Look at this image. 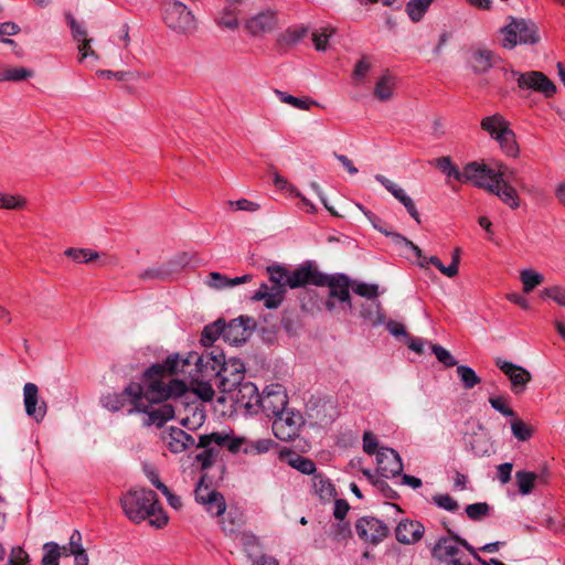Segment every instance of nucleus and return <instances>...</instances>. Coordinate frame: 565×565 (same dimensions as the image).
Masks as SVG:
<instances>
[{
	"label": "nucleus",
	"mask_w": 565,
	"mask_h": 565,
	"mask_svg": "<svg viewBox=\"0 0 565 565\" xmlns=\"http://www.w3.org/2000/svg\"><path fill=\"white\" fill-rule=\"evenodd\" d=\"M140 394L141 390L137 382H130L120 393L113 392L103 395L100 403L103 407L110 412L121 411L129 405L127 408L128 415L142 414V412H148V409L140 404Z\"/></svg>",
	"instance_id": "6"
},
{
	"label": "nucleus",
	"mask_w": 565,
	"mask_h": 565,
	"mask_svg": "<svg viewBox=\"0 0 565 565\" xmlns=\"http://www.w3.org/2000/svg\"><path fill=\"white\" fill-rule=\"evenodd\" d=\"M245 376V365L238 359H231L223 362L215 373V385L224 393L237 390Z\"/></svg>",
	"instance_id": "9"
},
{
	"label": "nucleus",
	"mask_w": 565,
	"mask_h": 565,
	"mask_svg": "<svg viewBox=\"0 0 565 565\" xmlns=\"http://www.w3.org/2000/svg\"><path fill=\"white\" fill-rule=\"evenodd\" d=\"M433 353L436 355L437 360L443 363L447 367H451L457 365V360L452 356V354L446 350L444 347L439 344L430 345Z\"/></svg>",
	"instance_id": "56"
},
{
	"label": "nucleus",
	"mask_w": 565,
	"mask_h": 565,
	"mask_svg": "<svg viewBox=\"0 0 565 565\" xmlns=\"http://www.w3.org/2000/svg\"><path fill=\"white\" fill-rule=\"evenodd\" d=\"M230 440L231 435L221 431L199 437L196 447L203 450L195 456V461L200 463L202 470H207L215 463L220 456V447L227 448Z\"/></svg>",
	"instance_id": "7"
},
{
	"label": "nucleus",
	"mask_w": 565,
	"mask_h": 565,
	"mask_svg": "<svg viewBox=\"0 0 565 565\" xmlns=\"http://www.w3.org/2000/svg\"><path fill=\"white\" fill-rule=\"evenodd\" d=\"M260 396L258 388L250 382L243 383L236 393V403L244 407L250 414H257L259 412Z\"/></svg>",
	"instance_id": "25"
},
{
	"label": "nucleus",
	"mask_w": 565,
	"mask_h": 565,
	"mask_svg": "<svg viewBox=\"0 0 565 565\" xmlns=\"http://www.w3.org/2000/svg\"><path fill=\"white\" fill-rule=\"evenodd\" d=\"M433 502L444 510L454 512L458 509V502L449 494H437L433 497Z\"/></svg>",
	"instance_id": "60"
},
{
	"label": "nucleus",
	"mask_w": 565,
	"mask_h": 565,
	"mask_svg": "<svg viewBox=\"0 0 565 565\" xmlns=\"http://www.w3.org/2000/svg\"><path fill=\"white\" fill-rule=\"evenodd\" d=\"M460 182H472L477 186L488 190V186L492 182V170L486 164H479L477 162L468 163L461 172Z\"/></svg>",
	"instance_id": "22"
},
{
	"label": "nucleus",
	"mask_w": 565,
	"mask_h": 565,
	"mask_svg": "<svg viewBox=\"0 0 565 565\" xmlns=\"http://www.w3.org/2000/svg\"><path fill=\"white\" fill-rule=\"evenodd\" d=\"M224 327H225V322L223 319H218V320L214 321L213 323L205 326L202 331V337H201L202 345H204L205 348H211V349L214 348L213 343L220 337H222L224 339Z\"/></svg>",
	"instance_id": "32"
},
{
	"label": "nucleus",
	"mask_w": 565,
	"mask_h": 565,
	"mask_svg": "<svg viewBox=\"0 0 565 565\" xmlns=\"http://www.w3.org/2000/svg\"><path fill=\"white\" fill-rule=\"evenodd\" d=\"M64 556H74L75 565H88V555L82 546V535L75 530L71 535V550L66 552V546H62Z\"/></svg>",
	"instance_id": "30"
},
{
	"label": "nucleus",
	"mask_w": 565,
	"mask_h": 565,
	"mask_svg": "<svg viewBox=\"0 0 565 565\" xmlns=\"http://www.w3.org/2000/svg\"><path fill=\"white\" fill-rule=\"evenodd\" d=\"M327 281L326 286L329 287V297L337 298L343 305V308L352 310L349 278L345 275H327Z\"/></svg>",
	"instance_id": "20"
},
{
	"label": "nucleus",
	"mask_w": 565,
	"mask_h": 565,
	"mask_svg": "<svg viewBox=\"0 0 565 565\" xmlns=\"http://www.w3.org/2000/svg\"><path fill=\"white\" fill-rule=\"evenodd\" d=\"M289 465L305 475H312L316 471L315 462L306 457L300 455H296L294 458L289 460Z\"/></svg>",
	"instance_id": "53"
},
{
	"label": "nucleus",
	"mask_w": 565,
	"mask_h": 565,
	"mask_svg": "<svg viewBox=\"0 0 565 565\" xmlns=\"http://www.w3.org/2000/svg\"><path fill=\"white\" fill-rule=\"evenodd\" d=\"M237 8L226 6L223 11V14L217 19V24L223 28H227L234 30L238 26L237 20Z\"/></svg>",
	"instance_id": "50"
},
{
	"label": "nucleus",
	"mask_w": 565,
	"mask_h": 565,
	"mask_svg": "<svg viewBox=\"0 0 565 565\" xmlns=\"http://www.w3.org/2000/svg\"><path fill=\"white\" fill-rule=\"evenodd\" d=\"M65 256L72 258L73 260L77 263H90L92 260H95L99 257V254L95 250L88 249V248H67L64 252Z\"/></svg>",
	"instance_id": "41"
},
{
	"label": "nucleus",
	"mask_w": 565,
	"mask_h": 565,
	"mask_svg": "<svg viewBox=\"0 0 565 565\" xmlns=\"http://www.w3.org/2000/svg\"><path fill=\"white\" fill-rule=\"evenodd\" d=\"M224 353L218 348H212L203 353L190 352L186 358L181 359L180 373H189L192 377L207 379L215 377L217 369L223 362Z\"/></svg>",
	"instance_id": "3"
},
{
	"label": "nucleus",
	"mask_w": 565,
	"mask_h": 565,
	"mask_svg": "<svg viewBox=\"0 0 565 565\" xmlns=\"http://www.w3.org/2000/svg\"><path fill=\"white\" fill-rule=\"evenodd\" d=\"M495 365L509 377L511 390L514 394H521L525 391L527 383L532 379L527 370L501 358L495 359Z\"/></svg>",
	"instance_id": "16"
},
{
	"label": "nucleus",
	"mask_w": 565,
	"mask_h": 565,
	"mask_svg": "<svg viewBox=\"0 0 565 565\" xmlns=\"http://www.w3.org/2000/svg\"><path fill=\"white\" fill-rule=\"evenodd\" d=\"M520 279L523 284V291L529 294L544 281V276L535 270L524 269L520 274Z\"/></svg>",
	"instance_id": "40"
},
{
	"label": "nucleus",
	"mask_w": 565,
	"mask_h": 565,
	"mask_svg": "<svg viewBox=\"0 0 565 565\" xmlns=\"http://www.w3.org/2000/svg\"><path fill=\"white\" fill-rule=\"evenodd\" d=\"M312 481L315 490L321 499H331L337 494L334 486L322 475H315Z\"/></svg>",
	"instance_id": "38"
},
{
	"label": "nucleus",
	"mask_w": 565,
	"mask_h": 565,
	"mask_svg": "<svg viewBox=\"0 0 565 565\" xmlns=\"http://www.w3.org/2000/svg\"><path fill=\"white\" fill-rule=\"evenodd\" d=\"M218 491L210 488L206 483H205V477H201V479L199 480L196 487H195V490H194V497H195V501L200 504L202 503H205L207 500H211V498L213 497V494H216Z\"/></svg>",
	"instance_id": "54"
},
{
	"label": "nucleus",
	"mask_w": 565,
	"mask_h": 565,
	"mask_svg": "<svg viewBox=\"0 0 565 565\" xmlns=\"http://www.w3.org/2000/svg\"><path fill=\"white\" fill-rule=\"evenodd\" d=\"M395 77L391 74L386 73L383 76H381L374 88V95L375 97L381 102L390 100L393 97V92L395 88Z\"/></svg>",
	"instance_id": "33"
},
{
	"label": "nucleus",
	"mask_w": 565,
	"mask_h": 565,
	"mask_svg": "<svg viewBox=\"0 0 565 565\" xmlns=\"http://www.w3.org/2000/svg\"><path fill=\"white\" fill-rule=\"evenodd\" d=\"M29 563L30 556L22 547H12L7 565H29Z\"/></svg>",
	"instance_id": "59"
},
{
	"label": "nucleus",
	"mask_w": 565,
	"mask_h": 565,
	"mask_svg": "<svg viewBox=\"0 0 565 565\" xmlns=\"http://www.w3.org/2000/svg\"><path fill=\"white\" fill-rule=\"evenodd\" d=\"M488 191L497 195L510 209L515 210L520 206V198L516 190L509 182H491Z\"/></svg>",
	"instance_id": "27"
},
{
	"label": "nucleus",
	"mask_w": 565,
	"mask_h": 565,
	"mask_svg": "<svg viewBox=\"0 0 565 565\" xmlns=\"http://www.w3.org/2000/svg\"><path fill=\"white\" fill-rule=\"evenodd\" d=\"M288 397L281 385H273L264 390L260 396L259 412L267 417H275L287 408Z\"/></svg>",
	"instance_id": "15"
},
{
	"label": "nucleus",
	"mask_w": 565,
	"mask_h": 565,
	"mask_svg": "<svg viewBox=\"0 0 565 565\" xmlns=\"http://www.w3.org/2000/svg\"><path fill=\"white\" fill-rule=\"evenodd\" d=\"M480 127L497 142L501 139L500 135L511 129L510 122L501 114H493L482 118Z\"/></svg>",
	"instance_id": "28"
},
{
	"label": "nucleus",
	"mask_w": 565,
	"mask_h": 565,
	"mask_svg": "<svg viewBox=\"0 0 565 565\" xmlns=\"http://www.w3.org/2000/svg\"><path fill=\"white\" fill-rule=\"evenodd\" d=\"M180 363L179 354L168 356L162 363L149 366L142 373L140 382H137L141 390L140 404L148 409L142 412L143 426L162 427L173 418V405L164 402L180 397L188 391L183 381L173 377V374L180 373Z\"/></svg>",
	"instance_id": "1"
},
{
	"label": "nucleus",
	"mask_w": 565,
	"mask_h": 565,
	"mask_svg": "<svg viewBox=\"0 0 565 565\" xmlns=\"http://www.w3.org/2000/svg\"><path fill=\"white\" fill-rule=\"evenodd\" d=\"M416 255L418 256V258L420 259L419 264L422 266H425L427 264H431L434 265L441 274H444L445 276L449 277V278H452L455 277V266H445L440 259L437 257V256H430V257H426V256H422L418 255L416 253Z\"/></svg>",
	"instance_id": "52"
},
{
	"label": "nucleus",
	"mask_w": 565,
	"mask_h": 565,
	"mask_svg": "<svg viewBox=\"0 0 565 565\" xmlns=\"http://www.w3.org/2000/svg\"><path fill=\"white\" fill-rule=\"evenodd\" d=\"M501 139L498 140L501 151L510 158H518L520 154V146L516 141L515 132L510 129L503 135H500Z\"/></svg>",
	"instance_id": "34"
},
{
	"label": "nucleus",
	"mask_w": 565,
	"mask_h": 565,
	"mask_svg": "<svg viewBox=\"0 0 565 565\" xmlns=\"http://www.w3.org/2000/svg\"><path fill=\"white\" fill-rule=\"evenodd\" d=\"M539 479V476L534 472H529L524 470L516 471L515 480L519 488V492L522 495H527L532 492L534 488V482Z\"/></svg>",
	"instance_id": "36"
},
{
	"label": "nucleus",
	"mask_w": 565,
	"mask_h": 565,
	"mask_svg": "<svg viewBox=\"0 0 565 565\" xmlns=\"http://www.w3.org/2000/svg\"><path fill=\"white\" fill-rule=\"evenodd\" d=\"M71 30L73 36L76 41L81 42L78 45V51L81 53V61L87 57L88 55L96 56L95 51L90 49V40L86 39L87 32L86 30L76 22L75 19L71 18L70 20Z\"/></svg>",
	"instance_id": "31"
},
{
	"label": "nucleus",
	"mask_w": 565,
	"mask_h": 565,
	"mask_svg": "<svg viewBox=\"0 0 565 565\" xmlns=\"http://www.w3.org/2000/svg\"><path fill=\"white\" fill-rule=\"evenodd\" d=\"M358 536L370 544L376 545L390 534L388 526L381 520L373 516H363L355 522Z\"/></svg>",
	"instance_id": "13"
},
{
	"label": "nucleus",
	"mask_w": 565,
	"mask_h": 565,
	"mask_svg": "<svg viewBox=\"0 0 565 565\" xmlns=\"http://www.w3.org/2000/svg\"><path fill=\"white\" fill-rule=\"evenodd\" d=\"M303 424L305 419L299 411L285 408L274 417L271 428L278 439L289 441L299 435Z\"/></svg>",
	"instance_id": "10"
},
{
	"label": "nucleus",
	"mask_w": 565,
	"mask_h": 565,
	"mask_svg": "<svg viewBox=\"0 0 565 565\" xmlns=\"http://www.w3.org/2000/svg\"><path fill=\"white\" fill-rule=\"evenodd\" d=\"M275 443L270 438H262L257 440H250L244 436L231 435V440L227 445V450L231 454H237L242 451L248 456H256L268 452L273 449Z\"/></svg>",
	"instance_id": "14"
},
{
	"label": "nucleus",
	"mask_w": 565,
	"mask_h": 565,
	"mask_svg": "<svg viewBox=\"0 0 565 565\" xmlns=\"http://www.w3.org/2000/svg\"><path fill=\"white\" fill-rule=\"evenodd\" d=\"M352 535L349 522L339 521L331 525L330 536L339 543L348 541Z\"/></svg>",
	"instance_id": "47"
},
{
	"label": "nucleus",
	"mask_w": 565,
	"mask_h": 565,
	"mask_svg": "<svg viewBox=\"0 0 565 565\" xmlns=\"http://www.w3.org/2000/svg\"><path fill=\"white\" fill-rule=\"evenodd\" d=\"M334 29L331 26H321L316 29L312 34V42L317 51H326L328 46V40L334 33Z\"/></svg>",
	"instance_id": "44"
},
{
	"label": "nucleus",
	"mask_w": 565,
	"mask_h": 565,
	"mask_svg": "<svg viewBox=\"0 0 565 565\" xmlns=\"http://www.w3.org/2000/svg\"><path fill=\"white\" fill-rule=\"evenodd\" d=\"M326 282H328L327 274L318 270L312 262H306L292 271H289V279L287 280L290 289L301 288L307 285L323 287Z\"/></svg>",
	"instance_id": "11"
},
{
	"label": "nucleus",
	"mask_w": 565,
	"mask_h": 565,
	"mask_svg": "<svg viewBox=\"0 0 565 565\" xmlns=\"http://www.w3.org/2000/svg\"><path fill=\"white\" fill-rule=\"evenodd\" d=\"M500 57L491 50L479 47L472 51L469 63L475 74L480 75L487 73L490 68L497 66Z\"/></svg>",
	"instance_id": "24"
},
{
	"label": "nucleus",
	"mask_w": 565,
	"mask_h": 565,
	"mask_svg": "<svg viewBox=\"0 0 565 565\" xmlns=\"http://www.w3.org/2000/svg\"><path fill=\"white\" fill-rule=\"evenodd\" d=\"M435 166L447 177H452L454 179L461 181V172L451 162L450 157H440L436 159Z\"/></svg>",
	"instance_id": "49"
},
{
	"label": "nucleus",
	"mask_w": 565,
	"mask_h": 565,
	"mask_svg": "<svg viewBox=\"0 0 565 565\" xmlns=\"http://www.w3.org/2000/svg\"><path fill=\"white\" fill-rule=\"evenodd\" d=\"M32 76V71L24 67L3 68L0 71V81L20 82Z\"/></svg>",
	"instance_id": "48"
},
{
	"label": "nucleus",
	"mask_w": 565,
	"mask_h": 565,
	"mask_svg": "<svg viewBox=\"0 0 565 565\" xmlns=\"http://www.w3.org/2000/svg\"><path fill=\"white\" fill-rule=\"evenodd\" d=\"M433 0H411L406 4V12L409 19L413 22H419L428 8L430 7Z\"/></svg>",
	"instance_id": "35"
},
{
	"label": "nucleus",
	"mask_w": 565,
	"mask_h": 565,
	"mask_svg": "<svg viewBox=\"0 0 565 565\" xmlns=\"http://www.w3.org/2000/svg\"><path fill=\"white\" fill-rule=\"evenodd\" d=\"M253 319L243 316L231 320L224 327V341L238 345L244 343L252 334Z\"/></svg>",
	"instance_id": "18"
},
{
	"label": "nucleus",
	"mask_w": 565,
	"mask_h": 565,
	"mask_svg": "<svg viewBox=\"0 0 565 565\" xmlns=\"http://www.w3.org/2000/svg\"><path fill=\"white\" fill-rule=\"evenodd\" d=\"M509 23L501 28L502 46L512 50L518 44H536L540 41L536 25L525 19L508 18Z\"/></svg>",
	"instance_id": "4"
},
{
	"label": "nucleus",
	"mask_w": 565,
	"mask_h": 565,
	"mask_svg": "<svg viewBox=\"0 0 565 565\" xmlns=\"http://www.w3.org/2000/svg\"><path fill=\"white\" fill-rule=\"evenodd\" d=\"M23 403L25 413L36 423L44 419L46 415V403H39V388L34 383H26L23 387Z\"/></svg>",
	"instance_id": "19"
},
{
	"label": "nucleus",
	"mask_w": 565,
	"mask_h": 565,
	"mask_svg": "<svg viewBox=\"0 0 565 565\" xmlns=\"http://www.w3.org/2000/svg\"><path fill=\"white\" fill-rule=\"evenodd\" d=\"M275 93L279 97L280 102L289 104L298 109H309L310 105L312 104L311 100L300 99L278 89H276Z\"/></svg>",
	"instance_id": "57"
},
{
	"label": "nucleus",
	"mask_w": 565,
	"mask_h": 565,
	"mask_svg": "<svg viewBox=\"0 0 565 565\" xmlns=\"http://www.w3.org/2000/svg\"><path fill=\"white\" fill-rule=\"evenodd\" d=\"M352 290L356 295L367 299H375L379 295V286L375 284L354 282L352 285Z\"/></svg>",
	"instance_id": "55"
},
{
	"label": "nucleus",
	"mask_w": 565,
	"mask_h": 565,
	"mask_svg": "<svg viewBox=\"0 0 565 565\" xmlns=\"http://www.w3.org/2000/svg\"><path fill=\"white\" fill-rule=\"evenodd\" d=\"M511 429L513 436L521 441H525L532 436V429L521 419H514L511 423Z\"/></svg>",
	"instance_id": "58"
},
{
	"label": "nucleus",
	"mask_w": 565,
	"mask_h": 565,
	"mask_svg": "<svg viewBox=\"0 0 565 565\" xmlns=\"http://www.w3.org/2000/svg\"><path fill=\"white\" fill-rule=\"evenodd\" d=\"M425 532L424 525L418 521L402 520L396 529V540L402 544H414L418 542Z\"/></svg>",
	"instance_id": "26"
},
{
	"label": "nucleus",
	"mask_w": 565,
	"mask_h": 565,
	"mask_svg": "<svg viewBox=\"0 0 565 565\" xmlns=\"http://www.w3.org/2000/svg\"><path fill=\"white\" fill-rule=\"evenodd\" d=\"M162 440L167 448L173 454L183 452L195 444L194 438L190 434L177 427H170L168 430L163 431Z\"/></svg>",
	"instance_id": "23"
},
{
	"label": "nucleus",
	"mask_w": 565,
	"mask_h": 565,
	"mask_svg": "<svg viewBox=\"0 0 565 565\" xmlns=\"http://www.w3.org/2000/svg\"><path fill=\"white\" fill-rule=\"evenodd\" d=\"M510 74L516 77L518 85L522 89H532L547 98L556 93V85L542 72L529 71L520 73L511 70Z\"/></svg>",
	"instance_id": "12"
},
{
	"label": "nucleus",
	"mask_w": 565,
	"mask_h": 565,
	"mask_svg": "<svg viewBox=\"0 0 565 565\" xmlns=\"http://www.w3.org/2000/svg\"><path fill=\"white\" fill-rule=\"evenodd\" d=\"M287 289L271 284L269 286L268 297L266 299L265 307L267 309H277L284 301L286 297Z\"/></svg>",
	"instance_id": "45"
},
{
	"label": "nucleus",
	"mask_w": 565,
	"mask_h": 565,
	"mask_svg": "<svg viewBox=\"0 0 565 565\" xmlns=\"http://www.w3.org/2000/svg\"><path fill=\"white\" fill-rule=\"evenodd\" d=\"M457 375L466 390H471L481 382L475 370L467 365L457 366Z\"/></svg>",
	"instance_id": "39"
},
{
	"label": "nucleus",
	"mask_w": 565,
	"mask_h": 565,
	"mask_svg": "<svg viewBox=\"0 0 565 565\" xmlns=\"http://www.w3.org/2000/svg\"><path fill=\"white\" fill-rule=\"evenodd\" d=\"M277 26L276 12L262 11L246 21V29L254 36H259L274 31Z\"/></svg>",
	"instance_id": "21"
},
{
	"label": "nucleus",
	"mask_w": 565,
	"mask_h": 565,
	"mask_svg": "<svg viewBox=\"0 0 565 565\" xmlns=\"http://www.w3.org/2000/svg\"><path fill=\"white\" fill-rule=\"evenodd\" d=\"M448 536H441L437 540L434 547L431 548V556L437 559L439 563L447 562L451 558H456L460 555H463L460 547L465 548L473 558L479 561L480 563L488 565L486 561H483L477 550L465 539L459 536L451 529H447Z\"/></svg>",
	"instance_id": "5"
},
{
	"label": "nucleus",
	"mask_w": 565,
	"mask_h": 565,
	"mask_svg": "<svg viewBox=\"0 0 565 565\" xmlns=\"http://www.w3.org/2000/svg\"><path fill=\"white\" fill-rule=\"evenodd\" d=\"M358 207L363 212V214L367 217V220L372 223L373 227L384 234L385 236H391L395 239L396 243H404L412 250L420 255V248L416 246L413 242L408 241L404 236L398 233L390 232L385 227L382 226V221L371 211L365 210L361 204H358Z\"/></svg>",
	"instance_id": "29"
},
{
	"label": "nucleus",
	"mask_w": 565,
	"mask_h": 565,
	"mask_svg": "<svg viewBox=\"0 0 565 565\" xmlns=\"http://www.w3.org/2000/svg\"><path fill=\"white\" fill-rule=\"evenodd\" d=\"M194 393L204 402L212 401L214 397V390L212 385L203 382H198Z\"/></svg>",
	"instance_id": "64"
},
{
	"label": "nucleus",
	"mask_w": 565,
	"mask_h": 565,
	"mask_svg": "<svg viewBox=\"0 0 565 565\" xmlns=\"http://www.w3.org/2000/svg\"><path fill=\"white\" fill-rule=\"evenodd\" d=\"M44 555L41 565H60L58 561L63 555L62 547L55 542H47L43 545Z\"/></svg>",
	"instance_id": "37"
},
{
	"label": "nucleus",
	"mask_w": 565,
	"mask_h": 565,
	"mask_svg": "<svg viewBox=\"0 0 565 565\" xmlns=\"http://www.w3.org/2000/svg\"><path fill=\"white\" fill-rule=\"evenodd\" d=\"M164 21L167 25L179 33H192L196 22L188 7L178 0L166 2Z\"/></svg>",
	"instance_id": "8"
},
{
	"label": "nucleus",
	"mask_w": 565,
	"mask_h": 565,
	"mask_svg": "<svg viewBox=\"0 0 565 565\" xmlns=\"http://www.w3.org/2000/svg\"><path fill=\"white\" fill-rule=\"evenodd\" d=\"M377 470L383 478H394L403 471L402 458L392 448L381 447L376 452Z\"/></svg>",
	"instance_id": "17"
},
{
	"label": "nucleus",
	"mask_w": 565,
	"mask_h": 565,
	"mask_svg": "<svg viewBox=\"0 0 565 565\" xmlns=\"http://www.w3.org/2000/svg\"><path fill=\"white\" fill-rule=\"evenodd\" d=\"M467 516L472 521H480L490 512V505L486 502L468 504L465 509Z\"/></svg>",
	"instance_id": "51"
},
{
	"label": "nucleus",
	"mask_w": 565,
	"mask_h": 565,
	"mask_svg": "<svg viewBox=\"0 0 565 565\" xmlns=\"http://www.w3.org/2000/svg\"><path fill=\"white\" fill-rule=\"evenodd\" d=\"M125 515L134 523L149 519L150 525L161 529L169 519L159 503L154 491L146 488H132L120 498Z\"/></svg>",
	"instance_id": "2"
},
{
	"label": "nucleus",
	"mask_w": 565,
	"mask_h": 565,
	"mask_svg": "<svg viewBox=\"0 0 565 565\" xmlns=\"http://www.w3.org/2000/svg\"><path fill=\"white\" fill-rule=\"evenodd\" d=\"M492 170V182H511L515 181V170L509 168L503 162H497Z\"/></svg>",
	"instance_id": "43"
},
{
	"label": "nucleus",
	"mask_w": 565,
	"mask_h": 565,
	"mask_svg": "<svg viewBox=\"0 0 565 565\" xmlns=\"http://www.w3.org/2000/svg\"><path fill=\"white\" fill-rule=\"evenodd\" d=\"M269 281L271 284L287 288V280L289 279V270L281 265L275 264L267 267Z\"/></svg>",
	"instance_id": "42"
},
{
	"label": "nucleus",
	"mask_w": 565,
	"mask_h": 565,
	"mask_svg": "<svg viewBox=\"0 0 565 565\" xmlns=\"http://www.w3.org/2000/svg\"><path fill=\"white\" fill-rule=\"evenodd\" d=\"M206 284L211 288L221 290L230 288V278L220 273L212 271L209 274V279L206 280Z\"/></svg>",
	"instance_id": "61"
},
{
	"label": "nucleus",
	"mask_w": 565,
	"mask_h": 565,
	"mask_svg": "<svg viewBox=\"0 0 565 565\" xmlns=\"http://www.w3.org/2000/svg\"><path fill=\"white\" fill-rule=\"evenodd\" d=\"M377 438L372 431H365L363 434V450L367 455H374L379 451Z\"/></svg>",
	"instance_id": "63"
},
{
	"label": "nucleus",
	"mask_w": 565,
	"mask_h": 565,
	"mask_svg": "<svg viewBox=\"0 0 565 565\" xmlns=\"http://www.w3.org/2000/svg\"><path fill=\"white\" fill-rule=\"evenodd\" d=\"M202 505L205 508L206 512L213 516H220L226 510L225 499L221 492L213 494L211 500L202 503Z\"/></svg>",
	"instance_id": "46"
},
{
	"label": "nucleus",
	"mask_w": 565,
	"mask_h": 565,
	"mask_svg": "<svg viewBox=\"0 0 565 565\" xmlns=\"http://www.w3.org/2000/svg\"><path fill=\"white\" fill-rule=\"evenodd\" d=\"M544 296L551 298L559 306L565 307V288L561 286H553L545 288L543 291Z\"/></svg>",
	"instance_id": "62"
}]
</instances>
